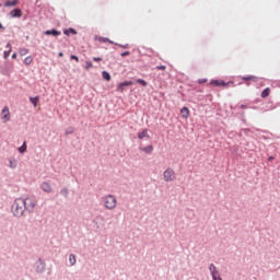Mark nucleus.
<instances>
[{
	"label": "nucleus",
	"instance_id": "f257e3e1",
	"mask_svg": "<svg viewBox=\"0 0 280 280\" xmlns=\"http://www.w3.org/2000/svg\"><path fill=\"white\" fill-rule=\"evenodd\" d=\"M25 199H16L12 206V213L15 218H22L25 213Z\"/></svg>",
	"mask_w": 280,
	"mask_h": 280
},
{
	"label": "nucleus",
	"instance_id": "f03ea898",
	"mask_svg": "<svg viewBox=\"0 0 280 280\" xmlns=\"http://www.w3.org/2000/svg\"><path fill=\"white\" fill-rule=\"evenodd\" d=\"M105 209L113 211L117 207V198L113 195H107L103 198Z\"/></svg>",
	"mask_w": 280,
	"mask_h": 280
},
{
	"label": "nucleus",
	"instance_id": "7ed1b4c3",
	"mask_svg": "<svg viewBox=\"0 0 280 280\" xmlns=\"http://www.w3.org/2000/svg\"><path fill=\"white\" fill-rule=\"evenodd\" d=\"M163 179L165 183H173V180H176V172L174 168L168 167L163 173Z\"/></svg>",
	"mask_w": 280,
	"mask_h": 280
},
{
	"label": "nucleus",
	"instance_id": "20e7f679",
	"mask_svg": "<svg viewBox=\"0 0 280 280\" xmlns=\"http://www.w3.org/2000/svg\"><path fill=\"white\" fill-rule=\"evenodd\" d=\"M24 202L27 211H34V209H36V205H38L36 197H27L24 199Z\"/></svg>",
	"mask_w": 280,
	"mask_h": 280
},
{
	"label": "nucleus",
	"instance_id": "39448f33",
	"mask_svg": "<svg viewBox=\"0 0 280 280\" xmlns=\"http://www.w3.org/2000/svg\"><path fill=\"white\" fill-rule=\"evenodd\" d=\"M209 270L213 280H222V278L220 277V271L218 270V268H215V265L211 264L209 266Z\"/></svg>",
	"mask_w": 280,
	"mask_h": 280
},
{
	"label": "nucleus",
	"instance_id": "423d86ee",
	"mask_svg": "<svg viewBox=\"0 0 280 280\" xmlns=\"http://www.w3.org/2000/svg\"><path fill=\"white\" fill-rule=\"evenodd\" d=\"M10 108L8 106H4L2 112H1V119L2 121L8 122L10 121Z\"/></svg>",
	"mask_w": 280,
	"mask_h": 280
},
{
	"label": "nucleus",
	"instance_id": "0eeeda50",
	"mask_svg": "<svg viewBox=\"0 0 280 280\" xmlns=\"http://www.w3.org/2000/svg\"><path fill=\"white\" fill-rule=\"evenodd\" d=\"M126 86H132V81H124V82L119 83L117 85L118 93H124V89H126Z\"/></svg>",
	"mask_w": 280,
	"mask_h": 280
},
{
	"label": "nucleus",
	"instance_id": "6e6552de",
	"mask_svg": "<svg viewBox=\"0 0 280 280\" xmlns=\"http://www.w3.org/2000/svg\"><path fill=\"white\" fill-rule=\"evenodd\" d=\"M11 19H21L23 16V11L21 9H13L10 11Z\"/></svg>",
	"mask_w": 280,
	"mask_h": 280
},
{
	"label": "nucleus",
	"instance_id": "1a4fd4ad",
	"mask_svg": "<svg viewBox=\"0 0 280 280\" xmlns=\"http://www.w3.org/2000/svg\"><path fill=\"white\" fill-rule=\"evenodd\" d=\"M40 188L43 189V191H46V194H51V185L49 183H42Z\"/></svg>",
	"mask_w": 280,
	"mask_h": 280
},
{
	"label": "nucleus",
	"instance_id": "9d476101",
	"mask_svg": "<svg viewBox=\"0 0 280 280\" xmlns=\"http://www.w3.org/2000/svg\"><path fill=\"white\" fill-rule=\"evenodd\" d=\"M210 84H212V86H229V83L220 80H212Z\"/></svg>",
	"mask_w": 280,
	"mask_h": 280
},
{
	"label": "nucleus",
	"instance_id": "9b49d317",
	"mask_svg": "<svg viewBox=\"0 0 280 280\" xmlns=\"http://www.w3.org/2000/svg\"><path fill=\"white\" fill-rule=\"evenodd\" d=\"M138 139H150V133H148V129H143L141 132L138 133Z\"/></svg>",
	"mask_w": 280,
	"mask_h": 280
},
{
	"label": "nucleus",
	"instance_id": "f8f14e48",
	"mask_svg": "<svg viewBox=\"0 0 280 280\" xmlns=\"http://www.w3.org/2000/svg\"><path fill=\"white\" fill-rule=\"evenodd\" d=\"M7 49H9V50H4V52H3V58L5 60H8V58H10V54L12 52V44L8 43Z\"/></svg>",
	"mask_w": 280,
	"mask_h": 280
},
{
	"label": "nucleus",
	"instance_id": "ddd939ff",
	"mask_svg": "<svg viewBox=\"0 0 280 280\" xmlns=\"http://www.w3.org/2000/svg\"><path fill=\"white\" fill-rule=\"evenodd\" d=\"M14 5H19V0H9L4 2V8H14Z\"/></svg>",
	"mask_w": 280,
	"mask_h": 280
},
{
	"label": "nucleus",
	"instance_id": "4468645a",
	"mask_svg": "<svg viewBox=\"0 0 280 280\" xmlns=\"http://www.w3.org/2000/svg\"><path fill=\"white\" fill-rule=\"evenodd\" d=\"M180 115H182L183 119H189V108L183 107L180 109Z\"/></svg>",
	"mask_w": 280,
	"mask_h": 280
},
{
	"label": "nucleus",
	"instance_id": "2eb2a0df",
	"mask_svg": "<svg viewBox=\"0 0 280 280\" xmlns=\"http://www.w3.org/2000/svg\"><path fill=\"white\" fill-rule=\"evenodd\" d=\"M95 40H98V43H109V45H115V42H113L106 37H95Z\"/></svg>",
	"mask_w": 280,
	"mask_h": 280
},
{
	"label": "nucleus",
	"instance_id": "dca6fc26",
	"mask_svg": "<svg viewBox=\"0 0 280 280\" xmlns=\"http://www.w3.org/2000/svg\"><path fill=\"white\" fill-rule=\"evenodd\" d=\"M140 150H141V152H144L145 154H152L154 147L148 145V147L141 148Z\"/></svg>",
	"mask_w": 280,
	"mask_h": 280
},
{
	"label": "nucleus",
	"instance_id": "f3484780",
	"mask_svg": "<svg viewBox=\"0 0 280 280\" xmlns=\"http://www.w3.org/2000/svg\"><path fill=\"white\" fill-rule=\"evenodd\" d=\"M46 36H60V32L57 30H50L45 32Z\"/></svg>",
	"mask_w": 280,
	"mask_h": 280
},
{
	"label": "nucleus",
	"instance_id": "a211bd4d",
	"mask_svg": "<svg viewBox=\"0 0 280 280\" xmlns=\"http://www.w3.org/2000/svg\"><path fill=\"white\" fill-rule=\"evenodd\" d=\"M242 80H244L245 82H257V77L255 75H248V77H243Z\"/></svg>",
	"mask_w": 280,
	"mask_h": 280
},
{
	"label": "nucleus",
	"instance_id": "6ab92c4d",
	"mask_svg": "<svg viewBox=\"0 0 280 280\" xmlns=\"http://www.w3.org/2000/svg\"><path fill=\"white\" fill-rule=\"evenodd\" d=\"M34 62V57L28 56L24 59V65H26V67H30V65H32Z\"/></svg>",
	"mask_w": 280,
	"mask_h": 280
},
{
	"label": "nucleus",
	"instance_id": "aec40b11",
	"mask_svg": "<svg viewBox=\"0 0 280 280\" xmlns=\"http://www.w3.org/2000/svg\"><path fill=\"white\" fill-rule=\"evenodd\" d=\"M38 96H35V97H31L30 98V102L31 104H33V106L36 108L38 106Z\"/></svg>",
	"mask_w": 280,
	"mask_h": 280
},
{
	"label": "nucleus",
	"instance_id": "412c9836",
	"mask_svg": "<svg viewBox=\"0 0 280 280\" xmlns=\"http://www.w3.org/2000/svg\"><path fill=\"white\" fill-rule=\"evenodd\" d=\"M102 77H103V80L110 82V73H108L107 71H103Z\"/></svg>",
	"mask_w": 280,
	"mask_h": 280
},
{
	"label": "nucleus",
	"instance_id": "4be33fe9",
	"mask_svg": "<svg viewBox=\"0 0 280 280\" xmlns=\"http://www.w3.org/2000/svg\"><path fill=\"white\" fill-rule=\"evenodd\" d=\"M268 95H270V88H266V89L261 92V97L266 98V97H268Z\"/></svg>",
	"mask_w": 280,
	"mask_h": 280
},
{
	"label": "nucleus",
	"instance_id": "5701e85b",
	"mask_svg": "<svg viewBox=\"0 0 280 280\" xmlns=\"http://www.w3.org/2000/svg\"><path fill=\"white\" fill-rule=\"evenodd\" d=\"M28 54H30V49H27V48L20 49V56H27Z\"/></svg>",
	"mask_w": 280,
	"mask_h": 280
},
{
	"label": "nucleus",
	"instance_id": "b1692460",
	"mask_svg": "<svg viewBox=\"0 0 280 280\" xmlns=\"http://www.w3.org/2000/svg\"><path fill=\"white\" fill-rule=\"evenodd\" d=\"M27 151V144L24 142L22 144V147L19 148V152H21V154H23V152H26Z\"/></svg>",
	"mask_w": 280,
	"mask_h": 280
},
{
	"label": "nucleus",
	"instance_id": "393cba45",
	"mask_svg": "<svg viewBox=\"0 0 280 280\" xmlns=\"http://www.w3.org/2000/svg\"><path fill=\"white\" fill-rule=\"evenodd\" d=\"M65 34H66V36H69V34H78V32L74 30V28H69V30H67V31H65Z\"/></svg>",
	"mask_w": 280,
	"mask_h": 280
},
{
	"label": "nucleus",
	"instance_id": "a878e982",
	"mask_svg": "<svg viewBox=\"0 0 280 280\" xmlns=\"http://www.w3.org/2000/svg\"><path fill=\"white\" fill-rule=\"evenodd\" d=\"M137 84H141L142 86H148V82H145V80L143 79H138L136 80Z\"/></svg>",
	"mask_w": 280,
	"mask_h": 280
},
{
	"label": "nucleus",
	"instance_id": "bb28decb",
	"mask_svg": "<svg viewBox=\"0 0 280 280\" xmlns=\"http://www.w3.org/2000/svg\"><path fill=\"white\" fill-rule=\"evenodd\" d=\"M9 163H10V167H11V170H15V167H16V160H9Z\"/></svg>",
	"mask_w": 280,
	"mask_h": 280
},
{
	"label": "nucleus",
	"instance_id": "cd10ccee",
	"mask_svg": "<svg viewBox=\"0 0 280 280\" xmlns=\"http://www.w3.org/2000/svg\"><path fill=\"white\" fill-rule=\"evenodd\" d=\"M69 261H70V264H71L72 266H75V255L71 254V255L69 256Z\"/></svg>",
	"mask_w": 280,
	"mask_h": 280
},
{
	"label": "nucleus",
	"instance_id": "c85d7f7f",
	"mask_svg": "<svg viewBox=\"0 0 280 280\" xmlns=\"http://www.w3.org/2000/svg\"><path fill=\"white\" fill-rule=\"evenodd\" d=\"M85 69H93V62L86 61L85 62Z\"/></svg>",
	"mask_w": 280,
	"mask_h": 280
},
{
	"label": "nucleus",
	"instance_id": "c756f323",
	"mask_svg": "<svg viewBox=\"0 0 280 280\" xmlns=\"http://www.w3.org/2000/svg\"><path fill=\"white\" fill-rule=\"evenodd\" d=\"M155 69H158V71H165L167 69V67H165V66H158Z\"/></svg>",
	"mask_w": 280,
	"mask_h": 280
},
{
	"label": "nucleus",
	"instance_id": "7c9ffc66",
	"mask_svg": "<svg viewBox=\"0 0 280 280\" xmlns=\"http://www.w3.org/2000/svg\"><path fill=\"white\" fill-rule=\"evenodd\" d=\"M70 60H75V62H80V58H78V56H75V55H72L70 57Z\"/></svg>",
	"mask_w": 280,
	"mask_h": 280
},
{
	"label": "nucleus",
	"instance_id": "2f4dec72",
	"mask_svg": "<svg viewBox=\"0 0 280 280\" xmlns=\"http://www.w3.org/2000/svg\"><path fill=\"white\" fill-rule=\"evenodd\" d=\"M122 58H126V56H130V51H125V52H121L120 55Z\"/></svg>",
	"mask_w": 280,
	"mask_h": 280
},
{
	"label": "nucleus",
	"instance_id": "473e14b6",
	"mask_svg": "<svg viewBox=\"0 0 280 280\" xmlns=\"http://www.w3.org/2000/svg\"><path fill=\"white\" fill-rule=\"evenodd\" d=\"M93 60L94 62H102V57H94Z\"/></svg>",
	"mask_w": 280,
	"mask_h": 280
},
{
	"label": "nucleus",
	"instance_id": "72a5a7b5",
	"mask_svg": "<svg viewBox=\"0 0 280 280\" xmlns=\"http://www.w3.org/2000/svg\"><path fill=\"white\" fill-rule=\"evenodd\" d=\"M118 47H121L122 49H128V45L118 44Z\"/></svg>",
	"mask_w": 280,
	"mask_h": 280
},
{
	"label": "nucleus",
	"instance_id": "f704fd0d",
	"mask_svg": "<svg viewBox=\"0 0 280 280\" xmlns=\"http://www.w3.org/2000/svg\"><path fill=\"white\" fill-rule=\"evenodd\" d=\"M205 82H207V79H200V80L198 81L199 84H205Z\"/></svg>",
	"mask_w": 280,
	"mask_h": 280
},
{
	"label": "nucleus",
	"instance_id": "c9c22d12",
	"mask_svg": "<svg viewBox=\"0 0 280 280\" xmlns=\"http://www.w3.org/2000/svg\"><path fill=\"white\" fill-rule=\"evenodd\" d=\"M268 161H269V162L275 161V156H270V158L268 159Z\"/></svg>",
	"mask_w": 280,
	"mask_h": 280
},
{
	"label": "nucleus",
	"instance_id": "e433bc0d",
	"mask_svg": "<svg viewBox=\"0 0 280 280\" xmlns=\"http://www.w3.org/2000/svg\"><path fill=\"white\" fill-rule=\"evenodd\" d=\"M58 56H59V58H62V56H65V54L59 52Z\"/></svg>",
	"mask_w": 280,
	"mask_h": 280
},
{
	"label": "nucleus",
	"instance_id": "4c0bfd02",
	"mask_svg": "<svg viewBox=\"0 0 280 280\" xmlns=\"http://www.w3.org/2000/svg\"><path fill=\"white\" fill-rule=\"evenodd\" d=\"M12 58H13V59H16V52H14V54L12 55Z\"/></svg>",
	"mask_w": 280,
	"mask_h": 280
},
{
	"label": "nucleus",
	"instance_id": "58836bf2",
	"mask_svg": "<svg viewBox=\"0 0 280 280\" xmlns=\"http://www.w3.org/2000/svg\"><path fill=\"white\" fill-rule=\"evenodd\" d=\"M241 108H246L245 105H241Z\"/></svg>",
	"mask_w": 280,
	"mask_h": 280
},
{
	"label": "nucleus",
	"instance_id": "ea45409f",
	"mask_svg": "<svg viewBox=\"0 0 280 280\" xmlns=\"http://www.w3.org/2000/svg\"><path fill=\"white\" fill-rule=\"evenodd\" d=\"M1 27H3V24L0 23V30H1Z\"/></svg>",
	"mask_w": 280,
	"mask_h": 280
}]
</instances>
